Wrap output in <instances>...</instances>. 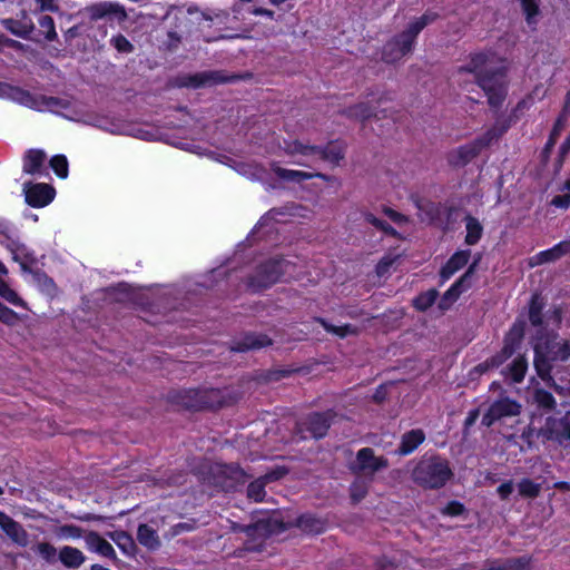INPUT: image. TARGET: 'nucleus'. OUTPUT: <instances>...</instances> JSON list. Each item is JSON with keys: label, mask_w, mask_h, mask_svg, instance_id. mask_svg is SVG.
<instances>
[{"label": "nucleus", "mask_w": 570, "mask_h": 570, "mask_svg": "<svg viewBox=\"0 0 570 570\" xmlns=\"http://www.w3.org/2000/svg\"><path fill=\"white\" fill-rule=\"evenodd\" d=\"M1 530L18 546L27 547L29 543V534L24 528L11 517L0 511Z\"/></svg>", "instance_id": "nucleus-16"}, {"label": "nucleus", "mask_w": 570, "mask_h": 570, "mask_svg": "<svg viewBox=\"0 0 570 570\" xmlns=\"http://www.w3.org/2000/svg\"><path fill=\"white\" fill-rule=\"evenodd\" d=\"M56 534L60 539H79L82 537V530L73 524H65L57 529Z\"/></svg>", "instance_id": "nucleus-49"}, {"label": "nucleus", "mask_w": 570, "mask_h": 570, "mask_svg": "<svg viewBox=\"0 0 570 570\" xmlns=\"http://www.w3.org/2000/svg\"><path fill=\"white\" fill-rule=\"evenodd\" d=\"M481 151L473 141L462 145L448 155V160L452 166L462 167L475 158Z\"/></svg>", "instance_id": "nucleus-19"}, {"label": "nucleus", "mask_w": 570, "mask_h": 570, "mask_svg": "<svg viewBox=\"0 0 570 570\" xmlns=\"http://www.w3.org/2000/svg\"><path fill=\"white\" fill-rule=\"evenodd\" d=\"M332 417V413H313L308 415L301 424H299V431L309 432L312 438L320 439L323 438L328 428H330V420Z\"/></svg>", "instance_id": "nucleus-15"}, {"label": "nucleus", "mask_w": 570, "mask_h": 570, "mask_svg": "<svg viewBox=\"0 0 570 570\" xmlns=\"http://www.w3.org/2000/svg\"><path fill=\"white\" fill-rule=\"evenodd\" d=\"M289 263L285 259H271L259 265L248 279V287L253 291L267 288L278 282Z\"/></svg>", "instance_id": "nucleus-7"}, {"label": "nucleus", "mask_w": 570, "mask_h": 570, "mask_svg": "<svg viewBox=\"0 0 570 570\" xmlns=\"http://www.w3.org/2000/svg\"><path fill=\"white\" fill-rule=\"evenodd\" d=\"M538 436L556 441L561 445L570 443V412L561 419L547 417L544 425L539 428Z\"/></svg>", "instance_id": "nucleus-10"}, {"label": "nucleus", "mask_w": 570, "mask_h": 570, "mask_svg": "<svg viewBox=\"0 0 570 570\" xmlns=\"http://www.w3.org/2000/svg\"><path fill=\"white\" fill-rule=\"evenodd\" d=\"M271 344L272 341L264 334H247L232 350L245 352L248 350H259Z\"/></svg>", "instance_id": "nucleus-25"}, {"label": "nucleus", "mask_w": 570, "mask_h": 570, "mask_svg": "<svg viewBox=\"0 0 570 570\" xmlns=\"http://www.w3.org/2000/svg\"><path fill=\"white\" fill-rule=\"evenodd\" d=\"M217 394L218 392L215 390H212L209 392L188 390L177 393L174 396V400L175 402L185 407L200 409L213 406V402H210L208 399L212 396H217Z\"/></svg>", "instance_id": "nucleus-14"}, {"label": "nucleus", "mask_w": 570, "mask_h": 570, "mask_svg": "<svg viewBox=\"0 0 570 570\" xmlns=\"http://www.w3.org/2000/svg\"><path fill=\"white\" fill-rule=\"evenodd\" d=\"M498 494L500 495V498L502 500H507L509 498V495L513 492V483L512 481H507L504 483H502L499 488H498Z\"/></svg>", "instance_id": "nucleus-61"}, {"label": "nucleus", "mask_w": 570, "mask_h": 570, "mask_svg": "<svg viewBox=\"0 0 570 570\" xmlns=\"http://www.w3.org/2000/svg\"><path fill=\"white\" fill-rule=\"evenodd\" d=\"M415 39L416 37L405 29L384 45L382 59L389 63L400 61L413 50Z\"/></svg>", "instance_id": "nucleus-8"}, {"label": "nucleus", "mask_w": 570, "mask_h": 570, "mask_svg": "<svg viewBox=\"0 0 570 570\" xmlns=\"http://www.w3.org/2000/svg\"><path fill=\"white\" fill-rule=\"evenodd\" d=\"M383 213L397 225H403L409 220L406 216L390 207H384Z\"/></svg>", "instance_id": "nucleus-57"}, {"label": "nucleus", "mask_w": 570, "mask_h": 570, "mask_svg": "<svg viewBox=\"0 0 570 570\" xmlns=\"http://www.w3.org/2000/svg\"><path fill=\"white\" fill-rule=\"evenodd\" d=\"M394 263V259L393 258H390V257H384L382 258L377 266H376V273L380 275V276H383L385 275L386 273H389L390 271V267L392 266V264Z\"/></svg>", "instance_id": "nucleus-59"}, {"label": "nucleus", "mask_w": 570, "mask_h": 570, "mask_svg": "<svg viewBox=\"0 0 570 570\" xmlns=\"http://www.w3.org/2000/svg\"><path fill=\"white\" fill-rule=\"evenodd\" d=\"M46 154L41 149H30L23 157V171L29 175H40L45 170Z\"/></svg>", "instance_id": "nucleus-20"}, {"label": "nucleus", "mask_w": 570, "mask_h": 570, "mask_svg": "<svg viewBox=\"0 0 570 570\" xmlns=\"http://www.w3.org/2000/svg\"><path fill=\"white\" fill-rule=\"evenodd\" d=\"M368 492V483L364 480H355L350 487L351 499L357 503L362 501Z\"/></svg>", "instance_id": "nucleus-45"}, {"label": "nucleus", "mask_w": 570, "mask_h": 570, "mask_svg": "<svg viewBox=\"0 0 570 570\" xmlns=\"http://www.w3.org/2000/svg\"><path fill=\"white\" fill-rule=\"evenodd\" d=\"M518 490H519L520 495H522V497L535 498L539 495V493L541 491V485L538 483H534L530 479H522L518 483Z\"/></svg>", "instance_id": "nucleus-42"}, {"label": "nucleus", "mask_w": 570, "mask_h": 570, "mask_svg": "<svg viewBox=\"0 0 570 570\" xmlns=\"http://www.w3.org/2000/svg\"><path fill=\"white\" fill-rule=\"evenodd\" d=\"M471 256V252L469 249L464 250H458L454 253L448 263L442 267L441 269V277L443 281L449 279L451 276H453L459 269H461L463 266H465L469 262V258Z\"/></svg>", "instance_id": "nucleus-21"}, {"label": "nucleus", "mask_w": 570, "mask_h": 570, "mask_svg": "<svg viewBox=\"0 0 570 570\" xmlns=\"http://www.w3.org/2000/svg\"><path fill=\"white\" fill-rule=\"evenodd\" d=\"M542 308H543V304L540 301L539 296L538 295H533L532 299H531V303H530V308H529V320H530V322H531V324L533 326L541 325V323H542V318H541Z\"/></svg>", "instance_id": "nucleus-44"}, {"label": "nucleus", "mask_w": 570, "mask_h": 570, "mask_svg": "<svg viewBox=\"0 0 570 570\" xmlns=\"http://www.w3.org/2000/svg\"><path fill=\"white\" fill-rule=\"evenodd\" d=\"M494 56L476 52L470 55L465 65L459 67L454 73L455 81L465 90L476 85L480 87L491 106L498 107L507 95L505 76L493 67Z\"/></svg>", "instance_id": "nucleus-1"}, {"label": "nucleus", "mask_w": 570, "mask_h": 570, "mask_svg": "<svg viewBox=\"0 0 570 570\" xmlns=\"http://www.w3.org/2000/svg\"><path fill=\"white\" fill-rule=\"evenodd\" d=\"M50 166L60 178L68 176V160L63 155H56L50 159Z\"/></svg>", "instance_id": "nucleus-47"}, {"label": "nucleus", "mask_w": 570, "mask_h": 570, "mask_svg": "<svg viewBox=\"0 0 570 570\" xmlns=\"http://www.w3.org/2000/svg\"><path fill=\"white\" fill-rule=\"evenodd\" d=\"M32 550L48 563L56 561L57 549L48 542H38L32 547Z\"/></svg>", "instance_id": "nucleus-40"}, {"label": "nucleus", "mask_w": 570, "mask_h": 570, "mask_svg": "<svg viewBox=\"0 0 570 570\" xmlns=\"http://www.w3.org/2000/svg\"><path fill=\"white\" fill-rule=\"evenodd\" d=\"M533 402L539 409H541L546 412H550V411L554 410L556 405H557V402H556L553 395L543 389L534 390Z\"/></svg>", "instance_id": "nucleus-35"}, {"label": "nucleus", "mask_w": 570, "mask_h": 570, "mask_svg": "<svg viewBox=\"0 0 570 570\" xmlns=\"http://www.w3.org/2000/svg\"><path fill=\"white\" fill-rule=\"evenodd\" d=\"M480 257L469 266L468 271L444 293L440 307L442 309L449 308L460 296L462 292L468 289L471 285V277L475 272Z\"/></svg>", "instance_id": "nucleus-12"}, {"label": "nucleus", "mask_w": 570, "mask_h": 570, "mask_svg": "<svg viewBox=\"0 0 570 570\" xmlns=\"http://www.w3.org/2000/svg\"><path fill=\"white\" fill-rule=\"evenodd\" d=\"M528 368V362L523 356H518L513 360L511 365L508 367V372L513 382L520 383L525 375Z\"/></svg>", "instance_id": "nucleus-36"}, {"label": "nucleus", "mask_w": 570, "mask_h": 570, "mask_svg": "<svg viewBox=\"0 0 570 570\" xmlns=\"http://www.w3.org/2000/svg\"><path fill=\"white\" fill-rule=\"evenodd\" d=\"M520 404L508 397L500 399L491 404L482 417V424L491 426L497 420L505 416H514L520 413Z\"/></svg>", "instance_id": "nucleus-11"}, {"label": "nucleus", "mask_w": 570, "mask_h": 570, "mask_svg": "<svg viewBox=\"0 0 570 570\" xmlns=\"http://www.w3.org/2000/svg\"><path fill=\"white\" fill-rule=\"evenodd\" d=\"M38 10L41 12H58L59 3L58 0H35Z\"/></svg>", "instance_id": "nucleus-56"}, {"label": "nucleus", "mask_w": 570, "mask_h": 570, "mask_svg": "<svg viewBox=\"0 0 570 570\" xmlns=\"http://www.w3.org/2000/svg\"><path fill=\"white\" fill-rule=\"evenodd\" d=\"M438 297V292L435 289H430L425 293L420 294L413 301V304L416 309L419 311H426L429 307H431L435 299Z\"/></svg>", "instance_id": "nucleus-41"}, {"label": "nucleus", "mask_w": 570, "mask_h": 570, "mask_svg": "<svg viewBox=\"0 0 570 570\" xmlns=\"http://www.w3.org/2000/svg\"><path fill=\"white\" fill-rule=\"evenodd\" d=\"M412 480L426 489L442 488L452 476L446 460L440 456H422L411 473Z\"/></svg>", "instance_id": "nucleus-5"}, {"label": "nucleus", "mask_w": 570, "mask_h": 570, "mask_svg": "<svg viewBox=\"0 0 570 570\" xmlns=\"http://www.w3.org/2000/svg\"><path fill=\"white\" fill-rule=\"evenodd\" d=\"M567 118H568V116H564L563 114H561L558 117V119L556 120V124L553 126V129L551 131V139H554L557 136L560 135L561 130L563 129V127L566 125Z\"/></svg>", "instance_id": "nucleus-62"}, {"label": "nucleus", "mask_w": 570, "mask_h": 570, "mask_svg": "<svg viewBox=\"0 0 570 570\" xmlns=\"http://www.w3.org/2000/svg\"><path fill=\"white\" fill-rule=\"evenodd\" d=\"M41 32L45 35V38L48 41H53L57 39L58 35L56 32L55 21L50 16H41L38 20Z\"/></svg>", "instance_id": "nucleus-43"}, {"label": "nucleus", "mask_w": 570, "mask_h": 570, "mask_svg": "<svg viewBox=\"0 0 570 570\" xmlns=\"http://www.w3.org/2000/svg\"><path fill=\"white\" fill-rule=\"evenodd\" d=\"M118 6L111 2H98L86 7L85 12L91 20H99L117 11Z\"/></svg>", "instance_id": "nucleus-33"}, {"label": "nucleus", "mask_w": 570, "mask_h": 570, "mask_svg": "<svg viewBox=\"0 0 570 570\" xmlns=\"http://www.w3.org/2000/svg\"><path fill=\"white\" fill-rule=\"evenodd\" d=\"M278 479L275 473L266 474L250 482L247 487V497L255 502H261L266 495L265 485L268 481Z\"/></svg>", "instance_id": "nucleus-26"}, {"label": "nucleus", "mask_w": 570, "mask_h": 570, "mask_svg": "<svg viewBox=\"0 0 570 570\" xmlns=\"http://www.w3.org/2000/svg\"><path fill=\"white\" fill-rule=\"evenodd\" d=\"M272 171L282 180L302 183L304 180H308L312 178H321L325 181L330 180V177L322 173H309L303 170L295 169H286L278 165V163L273 161L271 164Z\"/></svg>", "instance_id": "nucleus-17"}, {"label": "nucleus", "mask_w": 570, "mask_h": 570, "mask_svg": "<svg viewBox=\"0 0 570 570\" xmlns=\"http://www.w3.org/2000/svg\"><path fill=\"white\" fill-rule=\"evenodd\" d=\"M286 528L284 522L276 517L258 520L249 525H242L239 523H233L232 525L234 532H244L248 538L245 544L247 551L259 550L267 537L283 532Z\"/></svg>", "instance_id": "nucleus-6"}, {"label": "nucleus", "mask_w": 570, "mask_h": 570, "mask_svg": "<svg viewBox=\"0 0 570 570\" xmlns=\"http://www.w3.org/2000/svg\"><path fill=\"white\" fill-rule=\"evenodd\" d=\"M562 191L564 193L552 198L551 205L561 209H568L570 207V180L566 181Z\"/></svg>", "instance_id": "nucleus-51"}, {"label": "nucleus", "mask_w": 570, "mask_h": 570, "mask_svg": "<svg viewBox=\"0 0 570 570\" xmlns=\"http://www.w3.org/2000/svg\"><path fill=\"white\" fill-rule=\"evenodd\" d=\"M227 79L219 71H204L189 78L187 82L191 87L212 86L225 82Z\"/></svg>", "instance_id": "nucleus-28"}, {"label": "nucleus", "mask_w": 570, "mask_h": 570, "mask_svg": "<svg viewBox=\"0 0 570 570\" xmlns=\"http://www.w3.org/2000/svg\"><path fill=\"white\" fill-rule=\"evenodd\" d=\"M16 230L13 226H11L6 220H0V236H6L8 233Z\"/></svg>", "instance_id": "nucleus-64"}, {"label": "nucleus", "mask_w": 570, "mask_h": 570, "mask_svg": "<svg viewBox=\"0 0 570 570\" xmlns=\"http://www.w3.org/2000/svg\"><path fill=\"white\" fill-rule=\"evenodd\" d=\"M464 222L466 229L465 243L468 245H475L482 237L483 226L479 219L473 216H466Z\"/></svg>", "instance_id": "nucleus-32"}, {"label": "nucleus", "mask_w": 570, "mask_h": 570, "mask_svg": "<svg viewBox=\"0 0 570 570\" xmlns=\"http://www.w3.org/2000/svg\"><path fill=\"white\" fill-rule=\"evenodd\" d=\"M345 114L348 116V117H352V118H355V119H360V120H364V119H367L372 116V108L368 106V104L366 102H361V104H357L353 107H350Z\"/></svg>", "instance_id": "nucleus-46"}, {"label": "nucleus", "mask_w": 570, "mask_h": 570, "mask_svg": "<svg viewBox=\"0 0 570 570\" xmlns=\"http://www.w3.org/2000/svg\"><path fill=\"white\" fill-rule=\"evenodd\" d=\"M328 333H332L334 335H337L338 337H346L348 335H353L356 333V328L350 324H345L342 326H334L330 323H327L323 318L316 320Z\"/></svg>", "instance_id": "nucleus-39"}, {"label": "nucleus", "mask_w": 570, "mask_h": 570, "mask_svg": "<svg viewBox=\"0 0 570 570\" xmlns=\"http://www.w3.org/2000/svg\"><path fill=\"white\" fill-rule=\"evenodd\" d=\"M520 3L528 23H533L534 18L539 14V0H520Z\"/></svg>", "instance_id": "nucleus-48"}, {"label": "nucleus", "mask_w": 570, "mask_h": 570, "mask_svg": "<svg viewBox=\"0 0 570 570\" xmlns=\"http://www.w3.org/2000/svg\"><path fill=\"white\" fill-rule=\"evenodd\" d=\"M239 173L252 180H257L263 178L265 170L255 164H243L239 167Z\"/></svg>", "instance_id": "nucleus-50"}, {"label": "nucleus", "mask_w": 570, "mask_h": 570, "mask_svg": "<svg viewBox=\"0 0 570 570\" xmlns=\"http://www.w3.org/2000/svg\"><path fill=\"white\" fill-rule=\"evenodd\" d=\"M0 321L7 325H13L18 321V314L0 303Z\"/></svg>", "instance_id": "nucleus-53"}, {"label": "nucleus", "mask_w": 570, "mask_h": 570, "mask_svg": "<svg viewBox=\"0 0 570 570\" xmlns=\"http://www.w3.org/2000/svg\"><path fill=\"white\" fill-rule=\"evenodd\" d=\"M0 296L6 299L8 303L27 308L26 302L18 295V293L12 289L9 284H7L3 279L0 278Z\"/></svg>", "instance_id": "nucleus-37"}, {"label": "nucleus", "mask_w": 570, "mask_h": 570, "mask_svg": "<svg viewBox=\"0 0 570 570\" xmlns=\"http://www.w3.org/2000/svg\"><path fill=\"white\" fill-rule=\"evenodd\" d=\"M17 230L8 233L6 236H0V244L6 246L11 254L17 255V242H18Z\"/></svg>", "instance_id": "nucleus-54"}, {"label": "nucleus", "mask_w": 570, "mask_h": 570, "mask_svg": "<svg viewBox=\"0 0 570 570\" xmlns=\"http://www.w3.org/2000/svg\"><path fill=\"white\" fill-rule=\"evenodd\" d=\"M568 253H570L569 245H567L566 242L563 240L553 246L552 248L540 252L538 255H535L532 258L534 262L531 263V265L553 262Z\"/></svg>", "instance_id": "nucleus-29"}, {"label": "nucleus", "mask_w": 570, "mask_h": 570, "mask_svg": "<svg viewBox=\"0 0 570 570\" xmlns=\"http://www.w3.org/2000/svg\"><path fill=\"white\" fill-rule=\"evenodd\" d=\"M12 258L18 262L24 271L28 269L29 264H33L36 262L33 253H31L27 246L21 244L19 240L17 242V255L12 254Z\"/></svg>", "instance_id": "nucleus-38"}, {"label": "nucleus", "mask_w": 570, "mask_h": 570, "mask_svg": "<svg viewBox=\"0 0 570 570\" xmlns=\"http://www.w3.org/2000/svg\"><path fill=\"white\" fill-rule=\"evenodd\" d=\"M277 155L288 158L287 163L296 166L312 167L317 160L337 166L344 158V146L338 141L318 146L298 139H288L279 145Z\"/></svg>", "instance_id": "nucleus-3"}, {"label": "nucleus", "mask_w": 570, "mask_h": 570, "mask_svg": "<svg viewBox=\"0 0 570 570\" xmlns=\"http://www.w3.org/2000/svg\"><path fill=\"white\" fill-rule=\"evenodd\" d=\"M530 563V558L523 556L504 560L489 561L481 570H525Z\"/></svg>", "instance_id": "nucleus-23"}, {"label": "nucleus", "mask_w": 570, "mask_h": 570, "mask_svg": "<svg viewBox=\"0 0 570 570\" xmlns=\"http://www.w3.org/2000/svg\"><path fill=\"white\" fill-rule=\"evenodd\" d=\"M439 18V14L433 11H426L419 18L412 20L406 29L414 36L417 37L419 33L430 23L434 22Z\"/></svg>", "instance_id": "nucleus-34"}, {"label": "nucleus", "mask_w": 570, "mask_h": 570, "mask_svg": "<svg viewBox=\"0 0 570 570\" xmlns=\"http://www.w3.org/2000/svg\"><path fill=\"white\" fill-rule=\"evenodd\" d=\"M425 441V433L421 429H413L402 434L395 454L405 456L413 453Z\"/></svg>", "instance_id": "nucleus-18"}, {"label": "nucleus", "mask_w": 570, "mask_h": 570, "mask_svg": "<svg viewBox=\"0 0 570 570\" xmlns=\"http://www.w3.org/2000/svg\"><path fill=\"white\" fill-rule=\"evenodd\" d=\"M509 128L505 121H497L489 130L482 136L474 139L473 142L476 145L479 150L489 147L493 141L498 140Z\"/></svg>", "instance_id": "nucleus-24"}, {"label": "nucleus", "mask_w": 570, "mask_h": 570, "mask_svg": "<svg viewBox=\"0 0 570 570\" xmlns=\"http://www.w3.org/2000/svg\"><path fill=\"white\" fill-rule=\"evenodd\" d=\"M513 350H514L513 346L511 344L507 343L504 345V347L502 348V355L494 357L492 360V364L493 365L501 364L505 358L510 357L513 354Z\"/></svg>", "instance_id": "nucleus-60"}, {"label": "nucleus", "mask_w": 570, "mask_h": 570, "mask_svg": "<svg viewBox=\"0 0 570 570\" xmlns=\"http://www.w3.org/2000/svg\"><path fill=\"white\" fill-rule=\"evenodd\" d=\"M3 26L6 29H8L9 31H11L13 35L16 36H22V32H20L18 29H17V26H18V21L17 20H13V19H4L2 21Z\"/></svg>", "instance_id": "nucleus-63"}, {"label": "nucleus", "mask_w": 570, "mask_h": 570, "mask_svg": "<svg viewBox=\"0 0 570 570\" xmlns=\"http://www.w3.org/2000/svg\"><path fill=\"white\" fill-rule=\"evenodd\" d=\"M365 220L368 224L376 227L377 229L384 232L385 234L393 235V236L396 235V230L390 224H387L386 222H384L382 219H379L373 214H366Z\"/></svg>", "instance_id": "nucleus-52"}, {"label": "nucleus", "mask_w": 570, "mask_h": 570, "mask_svg": "<svg viewBox=\"0 0 570 570\" xmlns=\"http://www.w3.org/2000/svg\"><path fill=\"white\" fill-rule=\"evenodd\" d=\"M59 560L67 568H79L86 560L85 554L77 548L65 546L59 551Z\"/></svg>", "instance_id": "nucleus-27"}, {"label": "nucleus", "mask_w": 570, "mask_h": 570, "mask_svg": "<svg viewBox=\"0 0 570 570\" xmlns=\"http://www.w3.org/2000/svg\"><path fill=\"white\" fill-rule=\"evenodd\" d=\"M296 525L306 533L318 534L325 530V521L312 514H303L296 520Z\"/></svg>", "instance_id": "nucleus-31"}, {"label": "nucleus", "mask_w": 570, "mask_h": 570, "mask_svg": "<svg viewBox=\"0 0 570 570\" xmlns=\"http://www.w3.org/2000/svg\"><path fill=\"white\" fill-rule=\"evenodd\" d=\"M26 202L32 207H45L55 197V189L48 184H24Z\"/></svg>", "instance_id": "nucleus-13"}, {"label": "nucleus", "mask_w": 570, "mask_h": 570, "mask_svg": "<svg viewBox=\"0 0 570 570\" xmlns=\"http://www.w3.org/2000/svg\"><path fill=\"white\" fill-rule=\"evenodd\" d=\"M570 358V342L559 341L557 335L540 337L534 344V366L540 377L546 380L551 362H566Z\"/></svg>", "instance_id": "nucleus-4"}, {"label": "nucleus", "mask_w": 570, "mask_h": 570, "mask_svg": "<svg viewBox=\"0 0 570 570\" xmlns=\"http://www.w3.org/2000/svg\"><path fill=\"white\" fill-rule=\"evenodd\" d=\"M138 542L149 550H156L160 546L159 537L148 524H140L137 531Z\"/></svg>", "instance_id": "nucleus-30"}, {"label": "nucleus", "mask_w": 570, "mask_h": 570, "mask_svg": "<svg viewBox=\"0 0 570 570\" xmlns=\"http://www.w3.org/2000/svg\"><path fill=\"white\" fill-rule=\"evenodd\" d=\"M111 43L120 52H130V51H132V45L122 35H118V36L114 37L111 39Z\"/></svg>", "instance_id": "nucleus-55"}, {"label": "nucleus", "mask_w": 570, "mask_h": 570, "mask_svg": "<svg viewBox=\"0 0 570 570\" xmlns=\"http://www.w3.org/2000/svg\"><path fill=\"white\" fill-rule=\"evenodd\" d=\"M0 98L10 99L39 112H53L72 121H82L83 112L70 99L33 95L28 90L0 82Z\"/></svg>", "instance_id": "nucleus-2"}, {"label": "nucleus", "mask_w": 570, "mask_h": 570, "mask_svg": "<svg viewBox=\"0 0 570 570\" xmlns=\"http://www.w3.org/2000/svg\"><path fill=\"white\" fill-rule=\"evenodd\" d=\"M387 466L389 460L385 456H376L372 448H362L357 451L351 470L357 474L373 475Z\"/></svg>", "instance_id": "nucleus-9"}, {"label": "nucleus", "mask_w": 570, "mask_h": 570, "mask_svg": "<svg viewBox=\"0 0 570 570\" xmlns=\"http://www.w3.org/2000/svg\"><path fill=\"white\" fill-rule=\"evenodd\" d=\"M87 548L102 557L116 559L114 547L97 532H90L86 538Z\"/></svg>", "instance_id": "nucleus-22"}, {"label": "nucleus", "mask_w": 570, "mask_h": 570, "mask_svg": "<svg viewBox=\"0 0 570 570\" xmlns=\"http://www.w3.org/2000/svg\"><path fill=\"white\" fill-rule=\"evenodd\" d=\"M464 510V507L458 502V501H452L450 503H448V505L444 508L443 512L445 514H449V515H459L463 512Z\"/></svg>", "instance_id": "nucleus-58"}]
</instances>
